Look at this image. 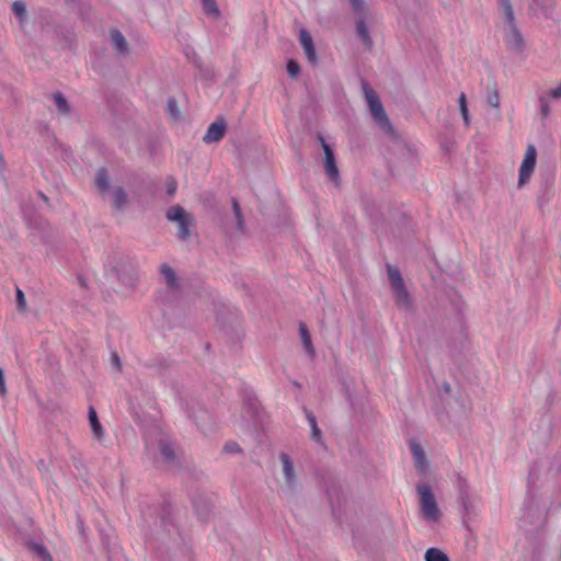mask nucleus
<instances>
[{
	"label": "nucleus",
	"mask_w": 561,
	"mask_h": 561,
	"mask_svg": "<svg viewBox=\"0 0 561 561\" xmlns=\"http://www.w3.org/2000/svg\"><path fill=\"white\" fill-rule=\"evenodd\" d=\"M363 92L375 123L387 136L398 140L400 136L392 126L377 92L367 82H363Z\"/></svg>",
	"instance_id": "f257e3e1"
},
{
	"label": "nucleus",
	"mask_w": 561,
	"mask_h": 561,
	"mask_svg": "<svg viewBox=\"0 0 561 561\" xmlns=\"http://www.w3.org/2000/svg\"><path fill=\"white\" fill-rule=\"evenodd\" d=\"M387 275L396 306L404 312L413 311V298L407 288L400 270L397 266L387 264Z\"/></svg>",
	"instance_id": "f03ea898"
},
{
	"label": "nucleus",
	"mask_w": 561,
	"mask_h": 561,
	"mask_svg": "<svg viewBox=\"0 0 561 561\" xmlns=\"http://www.w3.org/2000/svg\"><path fill=\"white\" fill-rule=\"evenodd\" d=\"M165 218L178 227L176 237L180 241L187 242L193 236L196 225L195 217L181 205H173L165 211Z\"/></svg>",
	"instance_id": "7ed1b4c3"
},
{
	"label": "nucleus",
	"mask_w": 561,
	"mask_h": 561,
	"mask_svg": "<svg viewBox=\"0 0 561 561\" xmlns=\"http://www.w3.org/2000/svg\"><path fill=\"white\" fill-rule=\"evenodd\" d=\"M416 492L422 517L427 522H438L442 517V512L431 485L426 482H420L416 484Z\"/></svg>",
	"instance_id": "20e7f679"
},
{
	"label": "nucleus",
	"mask_w": 561,
	"mask_h": 561,
	"mask_svg": "<svg viewBox=\"0 0 561 561\" xmlns=\"http://www.w3.org/2000/svg\"><path fill=\"white\" fill-rule=\"evenodd\" d=\"M159 458L157 462L165 469L175 471L181 467V455L176 445L168 437H161L158 442Z\"/></svg>",
	"instance_id": "39448f33"
},
{
	"label": "nucleus",
	"mask_w": 561,
	"mask_h": 561,
	"mask_svg": "<svg viewBox=\"0 0 561 561\" xmlns=\"http://www.w3.org/2000/svg\"><path fill=\"white\" fill-rule=\"evenodd\" d=\"M114 270L116 277L126 287L134 288L138 280L136 262L128 256H119L116 260Z\"/></svg>",
	"instance_id": "423d86ee"
},
{
	"label": "nucleus",
	"mask_w": 561,
	"mask_h": 561,
	"mask_svg": "<svg viewBox=\"0 0 561 561\" xmlns=\"http://www.w3.org/2000/svg\"><path fill=\"white\" fill-rule=\"evenodd\" d=\"M537 163V149L534 145H528L526 148V152L524 156V159L522 161L520 168H519V176H518V183L517 186L520 188L524 185H526L536 168Z\"/></svg>",
	"instance_id": "0eeeda50"
},
{
	"label": "nucleus",
	"mask_w": 561,
	"mask_h": 561,
	"mask_svg": "<svg viewBox=\"0 0 561 561\" xmlns=\"http://www.w3.org/2000/svg\"><path fill=\"white\" fill-rule=\"evenodd\" d=\"M504 42L514 54H522L524 51L526 42L517 23L504 25Z\"/></svg>",
	"instance_id": "6e6552de"
},
{
	"label": "nucleus",
	"mask_w": 561,
	"mask_h": 561,
	"mask_svg": "<svg viewBox=\"0 0 561 561\" xmlns=\"http://www.w3.org/2000/svg\"><path fill=\"white\" fill-rule=\"evenodd\" d=\"M278 458L282 462V472L285 479V486L289 492H295L299 485L294 462L288 454L280 453Z\"/></svg>",
	"instance_id": "1a4fd4ad"
},
{
	"label": "nucleus",
	"mask_w": 561,
	"mask_h": 561,
	"mask_svg": "<svg viewBox=\"0 0 561 561\" xmlns=\"http://www.w3.org/2000/svg\"><path fill=\"white\" fill-rule=\"evenodd\" d=\"M160 275L163 278L167 289L172 293H179L181 290V280L175 270L169 263H162L159 266Z\"/></svg>",
	"instance_id": "9d476101"
},
{
	"label": "nucleus",
	"mask_w": 561,
	"mask_h": 561,
	"mask_svg": "<svg viewBox=\"0 0 561 561\" xmlns=\"http://www.w3.org/2000/svg\"><path fill=\"white\" fill-rule=\"evenodd\" d=\"M226 131V121L222 117H219L208 126L207 131L203 137V141L205 144L219 142L225 137Z\"/></svg>",
	"instance_id": "9b49d317"
},
{
	"label": "nucleus",
	"mask_w": 561,
	"mask_h": 561,
	"mask_svg": "<svg viewBox=\"0 0 561 561\" xmlns=\"http://www.w3.org/2000/svg\"><path fill=\"white\" fill-rule=\"evenodd\" d=\"M323 167L328 178L337 184L340 182V172L336 165L335 156L331 146H324Z\"/></svg>",
	"instance_id": "f8f14e48"
},
{
	"label": "nucleus",
	"mask_w": 561,
	"mask_h": 561,
	"mask_svg": "<svg viewBox=\"0 0 561 561\" xmlns=\"http://www.w3.org/2000/svg\"><path fill=\"white\" fill-rule=\"evenodd\" d=\"M299 42L302 46L304 53L311 64L317 62V53L313 44L312 36L306 28L299 31Z\"/></svg>",
	"instance_id": "ddd939ff"
},
{
	"label": "nucleus",
	"mask_w": 561,
	"mask_h": 561,
	"mask_svg": "<svg viewBox=\"0 0 561 561\" xmlns=\"http://www.w3.org/2000/svg\"><path fill=\"white\" fill-rule=\"evenodd\" d=\"M191 416L195 419L196 425L204 434H207L214 430L215 422L207 410L201 408L197 413H193Z\"/></svg>",
	"instance_id": "4468645a"
},
{
	"label": "nucleus",
	"mask_w": 561,
	"mask_h": 561,
	"mask_svg": "<svg viewBox=\"0 0 561 561\" xmlns=\"http://www.w3.org/2000/svg\"><path fill=\"white\" fill-rule=\"evenodd\" d=\"M410 449L414 458V465L420 473H425L427 470V461L422 446L415 442L410 444Z\"/></svg>",
	"instance_id": "2eb2a0df"
},
{
	"label": "nucleus",
	"mask_w": 561,
	"mask_h": 561,
	"mask_svg": "<svg viewBox=\"0 0 561 561\" xmlns=\"http://www.w3.org/2000/svg\"><path fill=\"white\" fill-rule=\"evenodd\" d=\"M129 204L128 195L123 186H115L112 190V206L116 210H124Z\"/></svg>",
	"instance_id": "dca6fc26"
},
{
	"label": "nucleus",
	"mask_w": 561,
	"mask_h": 561,
	"mask_svg": "<svg viewBox=\"0 0 561 561\" xmlns=\"http://www.w3.org/2000/svg\"><path fill=\"white\" fill-rule=\"evenodd\" d=\"M110 35L115 50L119 55H127L129 53V47L123 33L117 28H113L111 30Z\"/></svg>",
	"instance_id": "f3484780"
},
{
	"label": "nucleus",
	"mask_w": 561,
	"mask_h": 561,
	"mask_svg": "<svg viewBox=\"0 0 561 561\" xmlns=\"http://www.w3.org/2000/svg\"><path fill=\"white\" fill-rule=\"evenodd\" d=\"M356 34L367 49H370L373 47L374 42L369 35V31L365 23L364 15H358V19L356 21Z\"/></svg>",
	"instance_id": "a211bd4d"
},
{
	"label": "nucleus",
	"mask_w": 561,
	"mask_h": 561,
	"mask_svg": "<svg viewBox=\"0 0 561 561\" xmlns=\"http://www.w3.org/2000/svg\"><path fill=\"white\" fill-rule=\"evenodd\" d=\"M499 8L503 14L504 25L516 23L515 13L511 0H499Z\"/></svg>",
	"instance_id": "6ab92c4d"
},
{
	"label": "nucleus",
	"mask_w": 561,
	"mask_h": 561,
	"mask_svg": "<svg viewBox=\"0 0 561 561\" xmlns=\"http://www.w3.org/2000/svg\"><path fill=\"white\" fill-rule=\"evenodd\" d=\"M299 334L302 341L304 348L306 353L313 358L316 356V351L311 342L310 333L305 323L299 324Z\"/></svg>",
	"instance_id": "aec40b11"
},
{
	"label": "nucleus",
	"mask_w": 561,
	"mask_h": 561,
	"mask_svg": "<svg viewBox=\"0 0 561 561\" xmlns=\"http://www.w3.org/2000/svg\"><path fill=\"white\" fill-rule=\"evenodd\" d=\"M89 422L93 432V436L98 440H101L104 436L103 427L98 419V414L94 408L92 407L89 408Z\"/></svg>",
	"instance_id": "412c9836"
},
{
	"label": "nucleus",
	"mask_w": 561,
	"mask_h": 561,
	"mask_svg": "<svg viewBox=\"0 0 561 561\" xmlns=\"http://www.w3.org/2000/svg\"><path fill=\"white\" fill-rule=\"evenodd\" d=\"M28 550L36 556L41 561H54L51 554L46 549V547L38 542H30L27 545Z\"/></svg>",
	"instance_id": "4be33fe9"
},
{
	"label": "nucleus",
	"mask_w": 561,
	"mask_h": 561,
	"mask_svg": "<svg viewBox=\"0 0 561 561\" xmlns=\"http://www.w3.org/2000/svg\"><path fill=\"white\" fill-rule=\"evenodd\" d=\"M95 185L101 194L108 192L110 179L106 169L101 168L95 175Z\"/></svg>",
	"instance_id": "5701e85b"
},
{
	"label": "nucleus",
	"mask_w": 561,
	"mask_h": 561,
	"mask_svg": "<svg viewBox=\"0 0 561 561\" xmlns=\"http://www.w3.org/2000/svg\"><path fill=\"white\" fill-rule=\"evenodd\" d=\"M305 410V413H306V417L310 424V427H311V438L317 442V443H320L322 440V432L321 430L318 427V424H317V420H316V416L314 414L307 410V409H304Z\"/></svg>",
	"instance_id": "b1692460"
},
{
	"label": "nucleus",
	"mask_w": 561,
	"mask_h": 561,
	"mask_svg": "<svg viewBox=\"0 0 561 561\" xmlns=\"http://www.w3.org/2000/svg\"><path fill=\"white\" fill-rule=\"evenodd\" d=\"M147 366L156 369L159 374H164L171 367V362L165 357H153L149 359Z\"/></svg>",
	"instance_id": "393cba45"
},
{
	"label": "nucleus",
	"mask_w": 561,
	"mask_h": 561,
	"mask_svg": "<svg viewBox=\"0 0 561 561\" xmlns=\"http://www.w3.org/2000/svg\"><path fill=\"white\" fill-rule=\"evenodd\" d=\"M53 99L60 114L68 115L70 113V105L61 92L54 93Z\"/></svg>",
	"instance_id": "a878e982"
},
{
	"label": "nucleus",
	"mask_w": 561,
	"mask_h": 561,
	"mask_svg": "<svg viewBox=\"0 0 561 561\" xmlns=\"http://www.w3.org/2000/svg\"><path fill=\"white\" fill-rule=\"evenodd\" d=\"M11 9L15 16L19 19L20 24L23 25L27 16L25 3L22 0H15L12 3Z\"/></svg>",
	"instance_id": "bb28decb"
},
{
	"label": "nucleus",
	"mask_w": 561,
	"mask_h": 561,
	"mask_svg": "<svg viewBox=\"0 0 561 561\" xmlns=\"http://www.w3.org/2000/svg\"><path fill=\"white\" fill-rule=\"evenodd\" d=\"M486 102L491 107L500 108V96L495 84L486 87Z\"/></svg>",
	"instance_id": "cd10ccee"
},
{
	"label": "nucleus",
	"mask_w": 561,
	"mask_h": 561,
	"mask_svg": "<svg viewBox=\"0 0 561 561\" xmlns=\"http://www.w3.org/2000/svg\"><path fill=\"white\" fill-rule=\"evenodd\" d=\"M425 561H449L448 556L438 548H428L424 554Z\"/></svg>",
	"instance_id": "c85d7f7f"
},
{
	"label": "nucleus",
	"mask_w": 561,
	"mask_h": 561,
	"mask_svg": "<svg viewBox=\"0 0 561 561\" xmlns=\"http://www.w3.org/2000/svg\"><path fill=\"white\" fill-rule=\"evenodd\" d=\"M458 103H459V110H460L465 126L469 127L471 124V117H470L468 105H467V96L463 92L460 93V95L458 98Z\"/></svg>",
	"instance_id": "c756f323"
},
{
	"label": "nucleus",
	"mask_w": 561,
	"mask_h": 561,
	"mask_svg": "<svg viewBox=\"0 0 561 561\" xmlns=\"http://www.w3.org/2000/svg\"><path fill=\"white\" fill-rule=\"evenodd\" d=\"M203 10L206 14L211 16L213 19H219L220 10L217 5L216 0H201Z\"/></svg>",
	"instance_id": "7c9ffc66"
},
{
	"label": "nucleus",
	"mask_w": 561,
	"mask_h": 561,
	"mask_svg": "<svg viewBox=\"0 0 561 561\" xmlns=\"http://www.w3.org/2000/svg\"><path fill=\"white\" fill-rule=\"evenodd\" d=\"M231 204H232V211L234 214L236 221H237V229L239 231L243 232L245 229V222H244V218H243V214H242L240 204L236 198H232Z\"/></svg>",
	"instance_id": "2f4dec72"
},
{
	"label": "nucleus",
	"mask_w": 561,
	"mask_h": 561,
	"mask_svg": "<svg viewBox=\"0 0 561 561\" xmlns=\"http://www.w3.org/2000/svg\"><path fill=\"white\" fill-rule=\"evenodd\" d=\"M168 112L173 118L180 117V110L178 106V102L174 98L168 99Z\"/></svg>",
	"instance_id": "473e14b6"
},
{
	"label": "nucleus",
	"mask_w": 561,
	"mask_h": 561,
	"mask_svg": "<svg viewBox=\"0 0 561 561\" xmlns=\"http://www.w3.org/2000/svg\"><path fill=\"white\" fill-rule=\"evenodd\" d=\"M287 72L289 75L290 78H297L300 73V66L297 61H295L294 59H290L288 62H287Z\"/></svg>",
	"instance_id": "72a5a7b5"
},
{
	"label": "nucleus",
	"mask_w": 561,
	"mask_h": 561,
	"mask_svg": "<svg viewBox=\"0 0 561 561\" xmlns=\"http://www.w3.org/2000/svg\"><path fill=\"white\" fill-rule=\"evenodd\" d=\"M352 5L353 11L357 15H365V2L364 0H348Z\"/></svg>",
	"instance_id": "f704fd0d"
},
{
	"label": "nucleus",
	"mask_w": 561,
	"mask_h": 561,
	"mask_svg": "<svg viewBox=\"0 0 561 561\" xmlns=\"http://www.w3.org/2000/svg\"><path fill=\"white\" fill-rule=\"evenodd\" d=\"M539 103H540V111H541L542 117L546 118L550 114L549 98L541 95L539 98Z\"/></svg>",
	"instance_id": "c9c22d12"
},
{
	"label": "nucleus",
	"mask_w": 561,
	"mask_h": 561,
	"mask_svg": "<svg viewBox=\"0 0 561 561\" xmlns=\"http://www.w3.org/2000/svg\"><path fill=\"white\" fill-rule=\"evenodd\" d=\"M224 451L226 454H238L241 453V448L238 443L236 442H228L224 446Z\"/></svg>",
	"instance_id": "e433bc0d"
},
{
	"label": "nucleus",
	"mask_w": 561,
	"mask_h": 561,
	"mask_svg": "<svg viewBox=\"0 0 561 561\" xmlns=\"http://www.w3.org/2000/svg\"><path fill=\"white\" fill-rule=\"evenodd\" d=\"M16 307L19 310H25L26 308L25 296L20 288H16Z\"/></svg>",
	"instance_id": "4c0bfd02"
},
{
	"label": "nucleus",
	"mask_w": 561,
	"mask_h": 561,
	"mask_svg": "<svg viewBox=\"0 0 561 561\" xmlns=\"http://www.w3.org/2000/svg\"><path fill=\"white\" fill-rule=\"evenodd\" d=\"M111 365L113 368H115L117 371H122V362L117 354V352H112L111 354Z\"/></svg>",
	"instance_id": "58836bf2"
},
{
	"label": "nucleus",
	"mask_w": 561,
	"mask_h": 561,
	"mask_svg": "<svg viewBox=\"0 0 561 561\" xmlns=\"http://www.w3.org/2000/svg\"><path fill=\"white\" fill-rule=\"evenodd\" d=\"M176 191V182L173 178H169L167 181V192L170 196H173Z\"/></svg>",
	"instance_id": "ea45409f"
},
{
	"label": "nucleus",
	"mask_w": 561,
	"mask_h": 561,
	"mask_svg": "<svg viewBox=\"0 0 561 561\" xmlns=\"http://www.w3.org/2000/svg\"><path fill=\"white\" fill-rule=\"evenodd\" d=\"M7 393L5 380L3 370L0 368V397H3Z\"/></svg>",
	"instance_id": "a19ab883"
},
{
	"label": "nucleus",
	"mask_w": 561,
	"mask_h": 561,
	"mask_svg": "<svg viewBox=\"0 0 561 561\" xmlns=\"http://www.w3.org/2000/svg\"><path fill=\"white\" fill-rule=\"evenodd\" d=\"M549 94L553 99H560L561 98V84L558 88L551 90Z\"/></svg>",
	"instance_id": "79ce46f5"
},
{
	"label": "nucleus",
	"mask_w": 561,
	"mask_h": 561,
	"mask_svg": "<svg viewBox=\"0 0 561 561\" xmlns=\"http://www.w3.org/2000/svg\"><path fill=\"white\" fill-rule=\"evenodd\" d=\"M442 390H444V392H445L446 394H450V392H451V387H450V385H449L448 382H446V381H445V382H443V385H442Z\"/></svg>",
	"instance_id": "37998d69"
},
{
	"label": "nucleus",
	"mask_w": 561,
	"mask_h": 561,
	"mask_svg": "<svg viewBox=\"0 0 561 561\" xmlns=\"http://www.w3.org/2000/svg\"><path fill=\"white\" fill-rule=\"evenodd\" d=\"M317 138H318L319 142L321 144V147H322V149H323V150H324V146H330V145L325 141L324 137H323L321 134H318Z\"/></svg>",
	"instance_id": "c03bdc74"
},
{
	"label": "nucleus",
	"mask_w": 561,
	"mask_h": 561,
	"mask_svg": "<svg viewBox=\"0 0 561 561\" xmlns=\"http://www.w3.org/2000/svg\"><path fill=\"white\" fill-rule=\"evenodd\" d=\"M78 282H79V284H80V286H81L82 288H87V287H88V283H87V280H85V278H84V277L79 276V277H78Z\"/></svg>",
	"instance_id": "a18cd8bd"
},
{
	"label": "nucleus",
	"mask_w": 561,
	"mask_h": 561,
	"mask_svg": "<svg viewBox=\"0 0 561 561\" xmlns=\"http://www.w3.org/2000/svg\"><path fill=\"white\" fill-rule=\"evenodd\" d=\"M4 165H5L4 158H3L2 153H0V169H3Z\"/></svg>",
	"instance_id": "49530a36"
},
{
	"label": "nucleus",
	"mask_w": 561,
	"mask_h": 561,
	"mask_svg": "<svg viewBox=\"0 0 561 561\" xmlns=\"http://www.w3.org/2000/svg\"><path fill=\"white\" fill-rule=\"evenodd\" d=\"M38 196L44 201L48 202V197L44 193H38Z\"/></svg>",
	"instance_id": "de8ad7c7"
}]
</instances>
